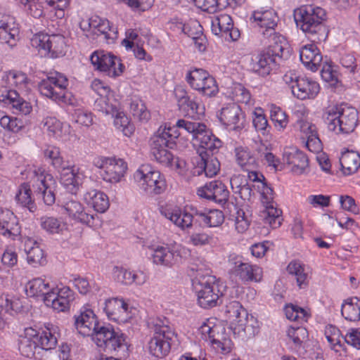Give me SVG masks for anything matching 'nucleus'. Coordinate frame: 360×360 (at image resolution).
<instances>
[{
  "instance_id": "obj_1",
  "label": "nucleus",
  "mask_w": 360,
  "mask_h": 360,
  "mask_svg": "<svg viewBox=\"0 0 360 360\" xmlns=\"http://www.w3.org/2000/svg\"><path fill=\"white\" fill-rule=\"evenodd\" d=\"M20 174L22 179L27 181L22 183L18 187L15 195L18 204L27 208L30 212H35L37 207L32 196L31 186L37 195L43 198L46 205H52L55 202L53 191L55 181L43 167L27 162L20 169Z\"/></svg>"
},
{
  "instance_id": "obj_2",
  "label": "nucleus",
  "mask_w": 360,
  "mask_h": 360,
  "mask_svg": "<svg viewBox=\"0 0 360 360\" xmlns=\"http://www.w3.org/2000/svg\"><path fill=\"white\" fill-rule=\"evenodd\" d=\"M180 134L175 127L160 126L150 140V153L154 159L163 166L175 169L184 175L186 162L174 156L167 148L171 147Z\"/></svg>"
},
{
  "instance_id": "obj_3",
  "label": "nucleus",
  "mask_w": 360,
  "mask_h": 360,
  "mask_svg": "<svg viewBox=\"0 0 360 360\" xmlns=\"http://www.w3.org/2000/svg\"><path fill=\"white\" fill-rule=\"evenodd\" d=\"M58 327L45 324L37 330L32 327L25 328L18 338V349L21 354L31 358L37 349L49 351L56 348L58 343Z\"/></svg>"
},
{
  "instance_id": "obj_4",
  "label": "nucleus",
  "mask_w": 360,
  "mask_h": 360,
  "mask_svg": "<svg viewBox=\"0 0 360 360\" xmlns=\"http://www.w3.org/2000/svg\"><path fill=\"white\" fill-rule=\"evenodd\" d=\"M68 79L63 74L51 72L39 84L41 94L52 101L71 106H77L78 100L68 91Z\"/></svg>"
},
{
  "instance_id": "obj_5",
  "label": "nucleus",
  "mask_w": 360,
  "mask_h": 360,
  "mask_svg": "<svg viewBox=\"0 0 360 360\" xmlns=\"http://www.w3.org/2000/svg\"><path fill=\"white\" fill-rule=\"evenodd\" d=\"M192 286L198 304L204 309L217 306L219 297L223 295V286H220L219 281L208 274L198 273L192 280Z\"/></svg>"
},
{
  "instance_id": "obj_6",
  "label": "nucleus",
  "mask_w": 360,
  "mask_h": 360,
  "mask_svg": "<svg viewBox=\"0 0 360 360\" xmlns=\"http://www.w3.org/2000/svg\"><path fill=\"white\" fill-rule=\"evenodd\" d=\"M325 114L328 129L337 134L351 133L357 126L358 112L347 104L331 106Z\"/></svg>"
},
{
  "instance_id": "obj_7",
  "label": "nucleus",
  "mask_w": 360,
  "mask_h": 360,
  "mask_svg": "<svg viewBox=\"0 0 360 360\" xmlns=\"http://www.w3.org/2000/svg\"><path fill=\"white\" fill-rule=\"evenodd\" d=\"M93 342L98 348L114 353L120 358L129 356L131 344L127 335L112 326H103L94 334Z\"/></svg>"
},
{
  "instance_id": "obj_8",
  "label": "nucleus",
  "mask_w": 360,
  "mask_h": 360,
  "mask_svg": "<svg viewBox=\"0 0 360 360\" xmlns=\"http://www.w3.org/2000/svg\"><path fill=\"white\" fill-rule=\"evenodd\" d=\"M152 262L158 266L171 268L180 259L190 255L188 248L177 243H152L147 246Z\"/></svg>"
},
{
  "instance_id": "obj_9",
  "label": "nucleus",
  "mask_w": 360,
  "mask_h": 360,
  "mask_svg": "<svg viewBox=\"0 0 360 360\" xmlns=\"http://www.w3.org/2000/svg\"><path fill=\"white\" fill-rule=\"evenodd\" d=\"M133 180L138 188L148 195L161 194L167 188L165 175L149 164L139 166L133 174Z\"/></svg>"
},
{
  "instance_id": "obj_10",
  "label": "nucleus",
  "mask_w": 360,
  "mask_h": 360,
  "mask_svg": "<svg viewBox=\"0 0 360 360\" xmlns=\"http://www.w3.org/2000/svg\"><path fill=\"white\" fill-rule=\"evenodd\" d=\"M201 338L217 353L226 354L231 352L233 342L226 333L224 326L211 318L204 321L198 329Z\"/></svg>"
},
{
  "instance_id": "obj_11",
  "label": "nucleus",
  "mask_w": 360,
  "mask_h": 360,
  "mask_svg": "<svg viewBox=\"0 0 360 360\" xmlns=\"http://www.w3.org/2000/svg\"><path fill=\"white\" fill-rule=\"evenodd\" d=\"M20 2L33 18L53 20L64 17L70 0H20Z\"/></svg>"
},
{
  "instance_id": "obj_12",
  "label": "nucleus",
  "mask_w": 360,
  "mask_h": 360,
  "mask_svg": "<svg viewBox=\"0 0 360 360\" xmlns=\"http://www.w3.org/2000/svg\"><path fill=\"white\" fill-rule=\"evenodd\" d=\"M93 165L100 169L101 179L110 184H117L124 180L128 164L122 158L116 156H96L92 162Z\"/></svg>"
},
{
  "instance_id": "obj_13",
  "label": "nucleus",
  "mask_w": 360,
  "mask_h": 360,
  "mask_svg": "<svg viewBox=\"0 0 360 360\" xmlns=\"http://www.w3.org/2000/svg\"><path fill=\"white\" fill-rule=\"evenodd\" d=\"M283 81L290 89L292 96L301 101L315 99L321 90L318 82L307 77H302L295 70L286 72Z\"/></svg>"
},
{
  "instance_id": "obj_14",
  "label": "nucleus",
  "mask_w": 360,
  "mask_h": 360,
  "mask_svg": "<svg viewBox=\"0 0 360 360\" xmlns=\"http://www.w3.org/2000/svg\"><path fill=\"white\" fill-rule=\"evenodd\" d=\"M294 16L297 26L310 37L321 30L326 12L321 7L304 5L295 10Z\"/></svg>"
},
{
  "instance_id": "obj_15",
  "label": "nucleus",
  "mask_w": 360,
  "mask_h": 360,
  "mask_svg": "<svg viewBox=\"0 0 360 360\" xmlns=\"http://www.w3.org/2000/svg\"><path fill=\"white\" fill-rule=\"evenodd\" d=\"M186 81L191 89L205 96H214L219 91L214 77L202 68H193L188 71Z\"/></svg>"
},
{
  "instance_id": "obj_16",
  "label": "nucleus",
  "mask_w": 360,
  "mask_h": 360,
  "mask_svg": "<svg viewBox=\"0 0 360 360\" xmlns=\"http://www.w3.org/2000/svg\"><path fill=\"white\" fill-rule=\"evenodd\" d=\"M91 63L96 70L104 73L112 78L120 77L124 70L121 60L113 53L98 50L93 52L90 57Z\"/></svg>"
},
{
  "instance_id": "obj_17",
  "label": "nucleus",
  "mask_w": 360,
  "mask_h": 360,
  "mask_svg": "<svg viewBox=\"0 0 360 360\" xmlns=\"http://www.w3.org/2000/svg\"><path fill=\"white\" fill-rule=\"evenodd\" d=\"M229 272L231 275L238 277L241 281L259 282L263 276V271L256 264L243 262L241 256L231 254L228 259Z\"/></svg>"
},
{
  "instance_id": "obj_18",
  "label": "nucleus",
  "mask_w": 360,
  "mask_h": 360,
  "mask_svg": "<svg viewBox=\"0 0 360 360\" xmlns=\"http://www.w3.org/2000/svg\"><path fill=\"white\" fill-rule=\"evenodd\" d=\"M176 335L174 330L167 325L156 326L153 335L148 342L149 353L158 358L167 356L171 349L170 341Z\"/></svg>"
},
{
  "instance_id": "obj_19",
  "label": "nucleus",
  "mask_w": 360,
  "mask_h": 360,
  "mask_svg": "<svg viewBox=\"0 0 360 360\" xmlns=\"http://www.w3.org/2000/svg\"><path fill=\"white\" fill-rule=\"evenodd\" d=\"M81 30L89 34H102L108 44H112L118 37L117 28L110 24L108 20L94 15L79 22Z\"/></svg>"
},
{
  "instance_id": "obj_20",
  "label": "nucleus",
  "mask_w": 360,
  "mask_h": 360,
  "mask_svg": "<svg viewBox=\"0 0 360 360\" xmlns=\"http://www.w3.org/2000/svg\"><path fill=\"white\" fill-rule=\"evenodd\" d=\"M108 319L119 324L129 322L135 315L136 309L120 297H112L105 300L102 307Z\"/></svg>"
},
{
  "instance_id": "obj_21",
  "label": "nucleus",
  "mask_w": 360,
  "mask_h": 360,
  "mask_svg": "<svg viewBox=\"0 0 360 360\" xmlns=\"http://www.w3.org/2000/svg\"><path fill=\"white\" fill-rule=\"evenodd\" d=\"M73 319L77 332L83 336H91L92 340L96 332L103 326H99L98 319L89 303L81 307Z\"/></svg>"
},
{
  "instance_id": "obj_22",
  "label": "nucleus",
  "mask_w": 360,
  "mask_h": 360,
  "mask_svg": "<svg viewBox=\"0 0 360 360\" xmlns=\"http://www.w3.org/2000/svg\"><path fill=\"white\" fill-rule=\"evenodd\" d=\"M76 297L75 292L63 283L53 285L52 290L45 300V305L57 312H66Z\"/></svg>"
},
{
  "instance_id": "obj_23",
  "label": "nucleus",
  "mask_w": 360,
  "mask_h": 360,
  "mask_svg": "<svg viewBox=\"0 0 360 360\" xmlns=\"http://www.w3.org/2000/svg\"><path fill=\"white\" fill-rule=\"evenodd\" d=\"M250 20L263 36H271L278 22V16L272 8H260L252 12Z\"/></svg>"
},
{
  "instance_id": "obj_24",
  "label": "nucleus",
  "mask_w": 360,
  "mask_h": 360,
  "mask_svg": "<svg viewBox=\"0 0 360 360\" xmlns=\"http://www.w3.org/2000/svg\"><path fill=\"white\" fill-rule=\"evenodd\" d=\"M211 29L214 34L231 41L238 40L240 35L238 29L233 27L231 17L226 13L214 15L211 20Z\"/></svg>"
},
{
  "instance_id": "obj_25",
  "label": "nucleus",
  "mask_w": 360,
  "mask_h": 360,
  "mask_svg": "<svg viewBox=\"0 0 360 360\" xmlns=\"http://www.w3.org/2000/svg\"><path fill=\"white\" fill-rule=\"evenodd\" d=\"M41 127L48 136L58 141H67L70 139L71 126L54 115L45 116L41 122Z\"/></svg>"
},
{
  "instance_id": "obj_26",
  "label": "nucleus",
  "mask_w": 360,
  "mask_h": 360,
  "mask_svg": "<svg viewBox=\"0 0 360 360\" xmlns=\"http://www.w3.org/2000/svg\"><path fill=\"white\" fill-rule=\"evenodd\" d=\"M160 213L181 231L189 230L193 227V215L186 208L166 206L162 207Z\"/></svg>"
},
{
  "instance_id": "obj_27",
  "label": "nucleus",
  "mask_w": 360,
  "mask_h": 360,
  "mask_svg": "<svg viewBox=\"0 0 360 360\" xmlns=\"http://www.w3.org/2000/svg\"><path fill=\"white\" fill-rule=\"evenodd\" d=\"M283 162L296 175L304 174L309 167V160L306 154L295 147L284 148Z\"/></svg>"
},
{
  "instance_id": "obj_28",
  "label": "nucleus",
  "mask_w": 360,
  "mask_h": 360,
  "mask_svg": "<svg viewBox=\"0 0 360 360\" xmlns=\"http://www.w3.org/2000/svg\"><path fill=\"white\" fill-rule=\"evenodd\" d=\"M279 61L280 59L274 57L270 51L264 49L252 59L250 67L258 75L266 77L277 67Z\"/></svg>"
},
{
  "instance_id": "obj_29",
  "label": "nucleus",
  "mask_w": 360,
  "mask_h": 360,
  "mask_svg": "<svg viewBox=\"0 0 360 360\" xmlns=\"http://www.w3.org/2000/svg\"><path fill=\"white\" fill-rule=\"evenodd\" d=\"M197 195L217 203H225L229 197V191L224 183L219 180L212 181L197 189Z\"/></svg>"
},
{
  "instance_id": "obj_30",
  "label": "nucleus",
  "mask_w": 360,
  "mask_h": 360,
  "mask_svg": "<svg viewBox=\"0 0 360 360\" xmlns=\"http://www.w3.org/2000/svg\"><path fill=\"white\" fill-rule=\"evenodd\" d=\"M21 227L13 212L0 207V234L6 238L15 240L20 236Z\"/></svg>"
},
{
  "instance_id": "obj_31",
  "label": "nucleus",
  "mask_w": 360,
  "mask_h": 360,
  "mask_svg": "<svg viewBox=\"0 0 360 360\" xmlns=\"http://www.w3.org/2000/svg\"><path fill=\"white\" fill-rule=\"evenodd\" d=\"M58 170L61 184L68 192L75 194L84 179V172L77 167L65 165Z\"/></svg>"
},
{
  "instance_id": "obj_32",
  "label": "nucleus",
  "mask_w": 360,
  "mask_h": 360,
  "mask_svg": "<svg viewBox=\"0 0 360 360\" xmlns=\"http://www.w3.org/2000/svg\"><path fill=\"white\" fill-rule=\"evenodd\" d=\"M19 27L15 18L0 13V39L10 47L16 46L19 39Z\"/></svg>"
},
{
  "instance_id": "obj_33",
  "label": "nucleus",
  "mask_w": 360,
  "mask_h": 360,
  "mask_svg": "<svg viewBox=\"0 0 360 360\" xmlns=\"http://www.w3.org/2000/svg\"><path fill=\"white\" fill-rule=\"evenodd\" d=\"M244 117L240 107L235 103L224 106L219 115L220 122L231 130L240 128Z\"/></svg>"
},
{
  "instance_id": "obj_34",
  "label": "nucleus",
  "mask_w": 360,
  "mask_h": 360,
  "mask_svg": "<svg viewBox=\"0 0 360 360\" xmlns=\"http://www.w3.org/2000/svg\"><path fill=\"white\" fill-rule=\"evenodd\" d=\"M2 84L8 85L11 89L21 94H27L33 84L26 74L20 71L11 70L2 74Z\"/></svg>"
},
{
  "instance_id": "obj_35",
  "label": "nucleus",
  "mask_w": 360,
  "mask_h": 360,
  "mask_svg": "<svg viewBox=\"0 0 360 360\" xmlns=\"http://www.w3.org/2000/svg\"><path fill=\"white\" fill-rule=\"evenodd\" d=\"M63 214H65L70 220L86 224L89 226H94V220L98 217L96 214H91L85 212L82 203L76 200L66 202L63 206Z\"/></svg>"
},
{
  "instance_id": "obj_36",
  "label": "nucleus",
  "mask_w": 360,
  "mask_h": 360,
  "mask_svg": "<svg viewBox=\"0 0 360 360\" xmlns=\"http://www.w3.org/2000/svg\"><path fill=\"white\" fill-rule=\"evenodd\" d=\"M248 311L238 301H231L225 307L224 316L227 324L234 333L245 322Z\"/></svg>"
},
{
  "instance_id": "obj_37",
  "label": "nucleus",
  "mask_w": 360,
  "mask_h": 360,
  "mask_svg": "<svg viewBox=\"0 0 360 360\" xmlns=\"http://www.w3.org/2000/svg\"><path fill=\"white\" fill-rule=\"evenodd\" d=\"M248 179L253 183L252 186L260 193V200L263 206L275 204L274 193L271 186L265 181L262 174L255 171L248 172Z\"/></svg>"
},
{
  "instance_id": "obj_38",
  "label": "nucleus",
  "mask_w": 360,
  "mask_h": 360,
  "mask_svg": "<svg viewBox=\"0 0 360 360\" xmlns=\"http://www.w3.org/2000/svg\"><path fill=\"white\" fill-rule=\"evenodd\" d=\"M300 58L303 65L312 72L318 70L323 58L319 49L314 43L301 47Z\"/></svg>"
},
{
  "instance_id": "obj_39",
  "label": "nucleus",
  "mask_w": 360,
  "mask_h": 360,
  "mask_svg": "<svg viewBox=\"0 0 360 360\" xmlns=\"http://www.w3.org/2000/svg\"><path fill=\"white\" fill-rule=\"evenodd\" d=\"M53 285L44 278L37 277L30 280L25 285V291L28 297H41L45 304L46 297L52 290Z\"/></svg>"
},
{
  "instance_id": "obj_40",
  "label": "nucleus",
  "mask_w": 360,
  "mask_h": 360,
  "mask_svg": "<svg viewBox=\"0 0 360 360\" xmlns=\"http://www.w3.org/2000/svg\"><path fill=\"white\" fill-rule=\"evenodd\" d=\"M84 202L98 213L105 212L110 207L108 196L102 191L91 188L83 197Z\"/></svg>"
},
{
  "instance_id": "obj_41",
  "label": "nucleus",
  "mask_w": 360,
  "mask_h": 360,
  "mask_svg": "<svg viewBox=\"0 0 360 360\" xmlns=\"http://www.w3.org/2000/svg\"><path fill=\"white\" fill-rule=\"evenodd\" d=\"M193 141L195 145H198L212 153L217 152L222 146V141L215 136L205 124L202 131L199 130Z\"/></svg>"
},
{
  "instance_id": "obj_42",
  "label": "nucleus",
  "mask_w": 360,
  "mask_h": 360,
  "mask_svg": "<svg viewBox=\"0 0 360 360\" xmlns=\"http://www.w3.org/2000/svg\"><path fill=\"white\" fill-rule=\"evenodd\" d=\"M24 243L27 263L34 267L44 264L46 258L44 250L33 239L27 238L25 240Z\"/></svg>"
},
{
  "instance_id": "obj_43",
  "label": "nucleus",
  "mask_w": 360,
  "mask_h": 360,
  "mask_svg": "<svg viewBox=\"0 0 360 360\" xmlns=\"http://www.w3.org/2000/svg\"><path fill=\"white\" fill-rule=\"evenodd\" d=\"M120 101L112 91L105 96L98 97L94 103V109L105 115H112L121 107Z\"/></svg>"
},
{
  "instance_id": "obj_44",
  "label": "nucleus",
  "mask_w": 360,
  "mask_h": 360,
  "mask_svg": "<svg viewBox=\"0 0 360 360\" xmlns=\"http://www.w3.org/2000/svg\"><path fill=\"white\" fill-rule=\"evenodd\" d=\"M340 162L345 175L354 174L360 167V154L352 150H344L341 153Z\"/></svg>"
},
{
  "instance_id": "obj_45",
  "label": "nucleus",
  "mask_w": 360,
  "mask_h": 360,
  "mask_svg": "<svg viewBox=\"0 0 360 360\" xmlns=\"http://www.w3.org/2000/svg\"><path fill=\"white\" fill-rule=\"evenodd\" d=\"M270 37H271V43L266 49L270 51L274 57H277L280 60L288 58L290 53V48L286 38L276 33L275 31Z\"/></svg>"
},
{
  "instance_id": "obj_46",
  "label": "nucleus",
  "mask_w": 360,
  "mask_h": 360,
  "mask_svg": "<svg viewBox=\"0 0 360 360\" xmlns=\"http://www.w3.org/2000/svg\"><path fill=\"white\" fill-rule=\"evenodd\" d=\"M288 344L297 352H301L308 339V331L304 327H290L287 330Z\"/></svg>"
},
{
  "instance_id": "obj_47",
  "label": "nucleus",
  "mask_w": 360,
  "mask_h": 360,
  "mask_svg": "<svg viewBox=\"0 0 360 360\" xmlns=\"http://www.w3.org/2000/svg\"><path fill=\"white\" fill-rule=\"evenodd\" d=\"M269 109V117L274 128L280 132H283L288 127L289 117L287 112L280 106L271 103L268 105Z\"/></svg>"
},
{
  "instance_id": "obj_48",
  "label": "nucleus",
  "mask_w": 360,
  "mask_h": 360,
  "mask_svg": "<svg viewBox=\"0 0 360 360\" xmlns=\"http://www.w3.org/2000/svg\"><path fill=\"white\" fill-rule=\"evenodd\" d=\"M342 316L349 321L360 320V298L354 297L345 300L341 307Z\"/></svg>"
},
{
  "instance_id": "obj_49",
  "label": "nucleus",
  "mask_w": 360,
  "mask_h": 360,
  "mask_svg": "<svg viewBox=\"0 0 360 360\" xmlns=\"http://www.w3.org/2000/svg\"><path fill=\"white\" fill-rule=\"evenodd\" d=\"M111 117L113 118L115 127L122 131L124 136L129 137L134 134L135 127L124 112L122 106Z\"/></svg>"
},
{
  "instance_id": "obj_50",
  "label": "nucleus",
  "mask_w": 360,
  "mask_h": 360,
  "mask_svg": "<svg viewBox=\"0 0 360 360\" xmlns=\"http://www.w3.org/2000/svg\"><path fill=\"white\" fill-rule=\"evenodd\" d=\"M228 94L229 96L236 103L245 104L248 107L252 106L255 103L250 91L241 84H233Z\"/></svg>"
},
{
  "instance_id": "obj_51",
  "label": "nucleus",
  "mask_w": 360,
  "mask_h": 360,
  "mask_svg": "<svg viewBox=\"0 0 360 360\" xmlns=\"http://www.w3.org/2000/svg\"><path fill=\"white\" fill-rule=\"evenodd\" d=\"M197 164L198 167L194 172L198 175L204 172L206 176L210 178L215 176L220 169L219 160L212 156L207 158L200 156V160L198 161Z\"/></svg>"
},
{
  "instance_id": "obj_52",
  "label": "nucleus",
  "mask_w": 360,
  "mask_h": 360,
  "mask_svg": "<svg viewBox=\"0 0 360 360\" xmlns=\"http://www.w3.org/2000/svg\"><path fill=\"white\" fill-rule=\"evenodd\" d=\"M281 213L275 204H273L264 205L259 216L265 224H269L272 229H276L281 225L283 220Z\"/></svg>"
},
{
  "instance_id": "obj_53",
  "label": "nucleus",
  "mask_w": 360,
  "mask_h": 360,
  "mask_svg": "<svg viewBox=\"0 0 360 360\" xmlns=\"http://www.w3.org/2000/svg\"><path fill=\"white\" fill-rule=\"evenodd\" d=\"M66 43L65 37L61 34H50L47 50L48 57L56 58L65 53Z\"/></svg>"
},
{
  "instance_id": "obj_54",
  "label": "nucleus",
  "mask_w": 360,
  "mask_h": 360,
  "mask_svg": "<svg viewBox=\"0 0 360 360\" xmlns=\"http://www.w3.org/2000/svg\"><path fill=\"white\" fill-rule=\"evenodd\" d=\"M288 273L295 277L298 286L302 288L306 286L308 279V271L305 266L300 261H291L287 266Z\"/></svg>"
},
{
  "instance_id": "obj_55",
  "label": "nucleus",
  "mask_w": 360,
  "mask_h": 360,
  "mask_svg": "<svg viewBox=\"0 0 360 360\" xmlns=\"http://www.w3.org/2000/svg\"><path fill=\"white\" fill-rule=\"evenodd\" d=\"M324 335L331 349L335 352L342 350L343 336L338 327L332 324L326 325L324 328Z\"/></svg>"
},
{
  "instance_id": "obj_56",
  "label": "nucleus",
  "mask_w": 360,
  "mask_h": 360,
  "mask_svg": "<svg viewBox=\"0 0 360 360\" xmlns=\"http://www.w3.org/2000/svg\"><path fill=\"white\" fill-rule=\"evenodd\" d=\"M196 215L200 218L202 221L208 227H218L224 221V213L219 210H209L197 212Z\"/></svg>"
},
{
  "instance_id": "obj_57",
  "label": "nucleus",
  "mask_w": 360,
  "mask_h": 360,
  "mask_svg": "<svg viewBox=\"0 0 360 360\" xmlns=\"http://www.w3.org/2000/svg\"><path fill=\"white\" fill-rule=\"evenodd\" d=\"M40 226L43 230L51 234L60 233L67 229L66 223L57 217L48 215L40 218Z\"/></svg>"
},
{
  "instance_id": "obj_58",
  "label": "nucleus",
  "mask_w": 360,
  "mask_h": 360,
  "mask_svg": "<svg viewBox=\"0 0 360 360\" xmlns=\"http://www.w3.org/2000/svg\"><path fill=\"white\" fill-rule=\"evenodd\" d=\"M22 307L20 300L7 294L0 296V313L14 315L21 310Z\"/></svg>"
},
{
  "instance_id": "obj_59",
  "label": "nucleus",
  "mask_w": 360,
  "mask_h": 360,
  "mask_svg": "<svg viewBox=\"0 0 360 360\" xmlns=\"http://www.w3.org/2000/svg\"><path fill=\"white\" fill-rule=\"evenodd\" d=\"M252 124L257 131L263 136L269 134L271 127L269 124L264 110L260 108H255L252 111Z\"/></svg>"
},
{
  "instance_id": "obj_60",
  "label": "nucleus",
  "mask_w": 360,
  "mask_h": 360,
  "mask_svg": "<svg viewBox=\"0 0 360 360\" xmlns=\"http://www.w3.org/2000/svg\"><path fill=\"white\" fill-rule=\"evenodd\" d=\"M164 126L167 127H175L176 131L181 134L182 131L187 132L192 136L193 140L196 136V134L204 127V124L195 122H191L185 119H179L176 122L175 125L170 126L165 124Z\"/></svg>"
},
{
  "instance_id": "obj_61",
  "label": "nucleus",
  "mask_w": 360,
  "mask_h": 360,
  "mask_svg": "<svg viewBox=\"0 0 360 360\" xmlns=\"http://www.w3.org/2000/svg\"><path fill=\"white\" fill-rule=\"evenodd\" d=\"M236 158L238 164L247 170L249 167L256 165L257 160L255 155L247 147L239 146L235 150Z\"/></svg>"
},
{
  "instance_id": "obj_62",
  "label": "nucleus",
  "mask_w": 360,
  "mask_h": 360,
  "mask_svg": "<svg viewBox=\"0 0 360 360\" xmlns=\"http://www.w3.org/2000/svg\"><path fill=\"white\" fill-rule=\"evenodd\" d=\"M129 111L132 115L141 122H146L150 119V114L145 103L139 98L134 97L129 103Z\"/></svg>"
},
{
  "instance_id": "obj_63",
  "label": "nucleus",
  "mask_w": 360,
  "mask_h": 360,
  "mask_svg": "<svg viewBox=\"0 0 360 360\" xmlns=\"http://www.w3.org/2000/svg\"><path fill=\"white\" fill-rule=\"evenodd\" d=\"M284 312L286 318L293 321H307L310 316L307 309L293 304H286Z\"/></svg>"
},
{
  "instance_id": "obj_64",
  "label": "nucleus",
  "mask_w": 360,
  "mask_h": 360,
  "mask_svg": "<svg viewBox=\"0 0 360 360\" xmlns=\"http://www.w3.org/2000/svg\"><path fill=\"white\" fill-rule=\"evenodd\" d=\"M75 108L72 113V119L74 122L80 126L89 127L94 122L93 114L88 110L82 108L78 101V105L74 106Z\"/></svg>"
}]
</instances>
